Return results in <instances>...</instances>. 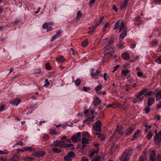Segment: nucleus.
<instances>
[{
  "instance_id": "27",
  "label": "nucleus",
  "mask_w": 161,
  "mask_h": 161,
  "mask_svg": "<svg viewBox=\"0 0 161 161\" xmlns=\"http://www.w3.org/2000/svg\"><path fill=\"white\" fill-rule=\"evenodd\" d=\"M56 60L58 62H63L65 60L64 58L62 56H60L56 58Z\"/></svg>"
},
{
  "instance_id": "60",
  "label": "nucleus",
  "mask_w": 161,
  "mask_h": 161,
  "mask_svg": "<svg viewBox=\"0 0 161 161\" xmlns=\"http://www.w3.org/2000/svg\"><path fill=\"white\" fill-rule=\"evenodd\" d=\"M83 90L84 92H87L90 90V88L89 87L84 86L83 87Z\"/></svg>"
},
{
  "instance_id": "20",
  "label": "nucleus",
  "mask_w": 161,
  "mask_h": 161,
  "mask_svg": "<svg viewBox=\"0 0 161 161\" xmlns=\"http://www.w3.org/2000/svg\"><path fill=\"white\" fill-rule=\"evenodd\" d=\"M61 33L62 32L61 31H58L56 32V34L53 37L51 40H54L56 39L59 36Z\"/></svg>"
},
{
  "instance_id": "53",
  "label": "nucleus",
  "mask_w": 161,
  "mask_h": 161,
  "mask_svg": "<svg viewBox=\"0 0 161 161\" xmlns=\"http://www.w3.org/2000/svg\"><path fill=\"white\" fill-rule=\"evenodd\" d=\"M146 113H148L150 111V108L149 107H147L144 109Z\"/></svg>"
},
{
  "instance_id": "56",
  "label": "nucleus",
  "mask_w": 161,
  "mask_h": 161,
  "mask_svg": "<svg viewBox=\"0 0 161 161\" xmlns=\"http://www.w3.org/2000/svg\"><path fill=\"white\" fill-rule=\"evenodd\" d=\"M117 47L119 49H122L124 48L125 46H124L122 44H119L117 45Z\"/></svg>"
},
{
  "instance_id": "61",
  "label": "nucleus",
  "mask_w": 161,
  "mask_h": 161,
  "mask_svg": "<svg viewBox=\"0 0 161 161\" xmlns=\"http://www.w3.org/2000/svg\"><path fill=\"white\" fill-rule=\"evenodd\" d=\"M81 161H89V160L86 157L84 156L81 158Z\"/></svg>"
},
{
  "instance_id": "52",
  "label": "nucleus",
  "mask_w": 161,
  "mask_h": 161,
  "mask_svg": "<svg viewBox=\"0 0 161 161\" xmlns=\"http://www.w3.org/2000/svg\"><path fill=\"white\" fill-rule=\"evenodd\" d=\"M156 62L158 64H161V56H160L156 59Z\"/></svg>"
},
{
  "instance_id": "55",
  "label": "nucleus",
  "mask_w": 161,
  "mask_h": 161,
  "mask_svg": "<svg viewBox=\"0 0 161 161\" xmlns=\"http://www.w3.org/2000/svg\"><path fill=\"white\" fill-rule=\"evenodd\" d=\"M104 79L107 80V79L108 78V76L107 75L106 73H105L103 75Z\"/></svg>"
},
{
  "instance_id": "18",
  "label": "nucleus",
  "mask_w": 161,
  "mask_h": 161,
  "mask_svg": "<svg viewBox=\"0 0 161 161\" xmlns=\"http://www.w3.org/2000/svg\"><path fill=\"white\" fill-rule=\"evenodd\" d=\"M128 2L127 1H124V2L120 5V7L121 9L123 10H125L127 7V5Z\"/></svg>"
},
{
  "instance_id": "36",
  "label": "nucleus",
  "mask_w": 161,
  "mask_h": 161,
  "mask_svg": "<svg viewBox=\"0 0 161 161\" xmlns=\"http://www.w3.org/2000/svg\"><path fill=\"white\" fill-rule=\"evenodd\" d=\"M53 152H54V153H60L61 150L60 149L56 148V147H54L53 148Z\"/></svg>"
},
{
  "instance_id": "3",
  "label": "nucleus",
  "mask_w": 161,
  "mask_h": 161,
  "mask_svg": "<svg viewBox=\"0 0 161 161\" xmlns=\"http://www.w3.org/2000/svg\"><path fill=\"white\" fill-rule=\"evenodd\" d=\"M125 28L126 27L123 20L120 19L116 22L114 29L115 30L117 29H119V32H120L123 30H125Z\"/></svg>"
},
{
  "instance_id": "13",
  "label": "nucleus",
  "mask_w": 161,
  "mask_h": 161,
  "mask_svg": "<svg viewBox=\"0 0 161 161\" xmlns=\"http://www.w3.org/2000/svg\"><path fill=\"white\" fill-rule=\"evenodd\" d=\"M20 102L21 99L20 98H17L11 100L10 102V103L13 105L17 106Z\"/></svg>"
},
{
  "instance_id": "33",
  "label": "nucleus",
  "mask_w": 161,
  "mask_h": 161,
  "mask_svg": "<svg viewBox=\"0 0 161 161\" xmlns=\"http://www.w3.org/2000/svg\"><path fill=\"white\" fill-rule=\"evenodd\" d=\"M140 56L139 55H136V56L133 58L132 59L130 60V62H134L137 61H138L139 59Z\"/></svg>"
},
{
  "instance_id": "17",
  "label": "nucleus",
  "mask_w": 161,
  "mask_h": 161,
  "mask_svg": "<svg viewBox=\"0 0 161 161\" xmlns=\"http://www.w3.org/2000/svg\"><path fill=\"white\" fill-rule=\"evenodd\" d=\"M101 103V100L97 97L94 98L93 100L92 104L95 106H97Z\"/></svg>"
},
{
  "instance_id": "28",
  "label": "nucleus",
  "mask_w": 161,
  "mask_h": 161,
  "mask_svg": "<svg viewBox=\"0 0 161 161\" xmlns=\"http://www.w3.org/2000/svg\"><path fill=\"white\" fill-rule=\"evenodd\" d=\"M134 130V129L131 127H129L126 131V135H129Z\"/></svg>"
},
{
  "instance_id": "45",
  "label": "nucleus",
  "mask_w": 161,
  "mask_h": 161,
  "mask_svg": "<svg viewBox=\"0 0 161 161\" xmlns=\"http://www.w3.org/2000/svg\"><path fill=\"white\" fill-rule=\"evenodd\" d=\"M46 68L47 69L49 70L51 69L50 64L49 63H47L46 64Z\"/></svg>"
},
{
  "instance_id": "46",
  "label": "nucleus",
  "mask_w": 161,
  "mask_h": 161,
  "mask_svg": "<svg viewBox=\"0 0 161 161\" xmlns=\"http://www.w3.org/2000/svg\"><path fill=\"white\" fill-rule=\"evenodd\" d=\"M88 43L87 41H83V42H81L82 46L84 47L87 45Z\"/></svg>"
},
{
  "instance_id": "21",
  "label": "nucleus",
  "mask_w": 161,
  "mask_h": 161,
  "mask_svg": "<svg viewBox=\"0 0 161 161\" xmlns=\"http://www.w3.org/2000/svg\"><path fill=\"white\" fill-rule=\"evenodd\" d=\"M147 156L146 153L144 152L139 157V161H145Z\"/></svg>"
},
{
  "instance_id": "23",
  "label": "nucleus",
  "mask_w": 161,
  "mask_h": 161,
  "mask_svg": "<svg viewBox=\"0 0 161 161\" xmlns=\"http://www.w3.org/2000/svg\"><path fill=\"white\" fill-rule=\"evenodd\" d=\"M63 147L66 148L67 149H72L74 148L73 146L71 143L66 144L65 146H64Z\"/></svg>"
},
{
  "instance_id": "49",
  "label": "nucleus",
  "mask_w": 161,
  "mask_h": 161,
  "mask_svg": "<svg viewBox=\"0 0 161 161\" xmlns=\"http://www.w3.org/2000/svg\"><path fill=\"white\" fill-rule=\"evenodd\" d=\"M98 137L100 139L102 140H105V138L104 137V136L103 135L101 134L100 133L98 134Z\"/></svg>"
},
{
  "instance_id": "59",
  "label": "nucleus",
  "mask_w": 161,
  "mask_h": 161,
  "mask_svg": "<svg viewBox=\"0 0 161 161\" xmlns=\"http://www.w3.org/2000/svg\"><path fill=\"white\" fill-rule=\"evenodd\" d=\"M101 158L100 157L97 156L96 158H95L92 161H100Z\"/></svg>"
},
{
  "instance_id": "47",
  "label": "nucleus",
  "mask_w": 161,
  "mask_h": 161,
  "mask_svg": "<svg viewBox=\"0 0 161 161\" xmlns=\"http://www.w3.org/2000/svg\"><path fill=\"white\" fill-rule=\"evenodd\" d=\"M49 84L50 82L48 81V80L47 79H46L45 80V84L44 86L47 87L49 85Z\"/></svg>"
},
{
  "instance_id": "43",
  "label": "nucleus",
  "mask_w": 161,
  "mask_h": 161,
  "mask_svg": "<svg viewBox=\"0 0 161 161\" xmlns=\"http://www.w3.org/2000/svg\"><path fill=\"white\" fill-rule=\"evenodd\" d=\"M8 153L6 150H4L3 151H1L0 150V154H8Z\"/></svg>"
},
{
  "instance_id": "14",
  "label": "nucleus",
  "mask_w": 161,
  "mask_h": 161,
  "mask_svg": "<svg viewBox=\"0 0 161 161\" xmlns=\"http://www.w3.org/2000/svg\"><path fill=\"white\" fill-rule=\"evenodd\" d=\"M121 57L123 59L125 60H128L130 58V56L129 53L126 52L122 54Z\"/></svg>"
},
{
  "instance_id": "22",
  "label": "nucleus",
  "mask_w": 161,
  "mask_h": 161,
  "mask_svg": "<svg viewBox=\"0 0 161 161\" xmlns=\"http://www.w3.org/2000/svg\"><path fill=\"white\" fill-rule=\"evenodd\" d=\"M154 99L153 97H150L149 98L147 102V104L148 106H150L152 105L154 103Z\"/></svg>"
},
{
  "instance_id": "4",
  "label": "nucleus",
  "mask_w": 161,
  "mask_h": 161,
  "mask_svg": "<svg viewBox=\"0 0 161 161\" xmlns=\"http://www.w3.org/2000/svg\"><path fill=\"white\" fill-rule=\"evenodd\" d=\"M123 128L121 126H117L114 134H113V136L115 138H118V137L116 136V134H118L120 135H122L123 133Z\"/></svg>"
},
{
  "instance_id": "24",
  "label": "nucleus",
  "mask_w": 161,
  "mask_h": 161,
  "mask_svg": "<svg viewBox=\"0 0 161 161\" xmlns=\"http://www.w3.org/2000/svg\"><path fill=\"white\" fill-rule=\"evenodd\" d=\"M19 157L16 155H13L10 158L11 161H19Z\"/></svg>"
},
{
  "instance_id": "5",
  "label": "nucleus",
  "mask_w": 161,
  "mask_h": 161,
  "mask_svg": "<svg viewBox=\"0 0 161 161\" xmlns=\"http://www.w3.org/2000/svg\"><path fill=\"white\" fill-rule=\"evenodd\" d=\"M130 154L129 150H126L120 158L121 161H127L130 158Z\"/></svg>"
},
{
  "instance_id": "48",
  "label": "nucleus",
  "mask_w": 161,
  "mask_h": 161,
  "mask_svg": "<svg viewBox=\"0 0 161 161\" xmlns=\"http://www.w3.org/2000/svg\"><path fill=\"white\" fill-rule=\"evenodd\" d=\"M109 26V24L108 23H107L105 25H104L103 26V30L104 31H106V29L108 28Z\"/></svg>"
},
{
  "instance_id": "25",
  "label": "nucleus",
  "mask_w": 161,
  "mask_h": 161,
  "mask_svg": "<svg viewBox=\"0 0 161 161\" xmlns=\"http://www.w3.org/2000/svg\"><path fill=\"white\" fill-rule=\"evenodd\" d=\"M156 99L157 100L161 99V90H159L156 94Z\"/></svg>"
},
{
  "instance_id": "10",
  "label": "nucleus",
  "mask_w": 161,
  "mask_h": 161,
  "mask_svg": "<svg viewBox=\"0 0 161 161\" xmlns=\"http://www.w3.org/2000/svg\"><path fill=\"white\" fill-rule=\"evenodd\" d=\"M94 129L96 131H101V122L100 121L95 123L94 125Z\"/></svg>"
},
{
  "instance_id": "6",
  "label": "nucleus",
  "mask_w": 161,
  "mask_h": 161,
  "mask_svg": "<svg viewBox=\"0 0 161 161\" xmlns=\"http://www.w3.org/2000/svg\"><path fill=\"white\" fill-rule=\"evenodd\" d=\"M64 143L63 141L56 140L54 141L53 144H51L52 146L58 147H62L64 145Z\"/></svg>"
},
{
  "instance_id": "15",
  "label": "nucleus",
  "mask_w": 161,
  "mask_h": 161,
  "mask_svg": "<svg viewBox=\"0 0 161 161\" xmlns=\"http://www.w3.org/2000/svg\"><path fill=\"white\" fill-rule=\"evenodd\" d=\"M150 158L151 161H155V153L154 151L153 150L151 152Z\"/></svg>"
},
{
  "instance_id": "2",
  "label": "nucleus",
  "mask_w": 161,
  "mask_h": 161,
  "mask_svg": "<svg viewBox=\"0 0 161 161\" xmlns=\"http://www.w3.org/2000/svg\"><path fill=\"white\" fill-rule=\"evenodd\" d=\"M147 89L146 88L143 89L139 94L137 95L136 97L139 99V101H142L143 99V98L141 96L144 94V96L146 97H148L151 96L153 94L152 91H148L147 92Z\"/></svg>"
},
{
  "instance_id": "40",
  "label": "nucleus",
  "mask_w": 161,
  "mask_h": 161,
  "mask_svg": "<svg viewBox=\"0 0 161 161\" xmlns=\"http://www.w3.org/2000/svg\"><path fill=\"white\" fill-rule=\"evenodd\" d=\"M82 137H86V138H88L90 137V135L88 132H84L82 134Z\"/></svg>"
},
{
  "instance_id": "41",
  "label": "nucleus",
  "mask_w": 161,
  "mask_h": 161,
  "mask_svg": "<svg viewBox=\"0 0 161 161\" xmlns=\"http://www.w3.org/2000/svg\"><path fill=\"white\" fill-rule=\"evenodd\" d=\"M104 19V17H102L99 20H98L96 24H97V25H99L100 24Z\"/></svg>"
},
{
  "instance_id": "7",
  "label": "nucleus",
  "mask_w": 161,
  "mask_h": 161,
  "mask_svg": "<svg viewBox=\"0 0 161 161\" xmlns=\"http://www.w3.org/2000/svg\"><path fill=\"white\" fill-rule=\"evenodd\" d=\"M154 142L157 144H158L161 142V131H160L158 133L155 134L154 137Z\"/></svg>"
},
{
  "instance_id": "11",
  "label": "nucleus",
  "mask_w": 161,
  "mask_h": 161,
  "mask_svg": "<svg viewBox=\"0 0 161 161\" xmlns=\"http://www.w3.org/2000/svg\"><path fill=\"white\" fill-rule=\"evenodd\" d=\"M53 24V23H45L42 25V28L44 29H47V31H49L52 30V28L50 26V24Z\"/></svg>"
},
{
  "instance_id": "12",
  "label": "nucleus",
  "mask_w": 161,
  "mask_h": 161,
  "mask_svg": "<svg viewBox=\"0 0 161 161\" xmlns=\"http://www.w3.org/2000/svg\"><path fill=\"white\" fill-rule=\"evenodd\" d=\"M102 88V86L101 85H99L98 86H97L95 88V90L96 93L99 95H101L102 93L104 94V92H102L100 91V90H101Z\"/></svg>"
},
{
  "instance_id": "62",
  "label": "nucleus",
  "mask_w": 161,
  "mask_h": 161,
  "mask_svg": "<svg viewBox=\"0 0 161 161\" xmlns=\"http://www.w3.org/2000/svg\"><path fill=\"white\" fill-rule=\"evenodd\" d=\"M137 75L139 77H142L143 75V73L140 72H137Z\"/></svg>"
},
{
  "instance_id": "42",
  "label": "nucleus",
  "mask_w": 161,
  "mask_h": 161,
  "mask_svg": "<svg viewBox=\"0 0 161 161\" xmlns=\"http://www.w3.org/2000/svg\"><path fill=\"white\" fill-rule=\"evenodd\" d=\"M64 159L65 161H71V158L67 155L64 156Z\"/></svg>"
},
{
  "instance_id": "30",
  "label": "nucleus",
  "mask_w": 161,
  "mask_h": 161,
  "mask_svg": "<svg viewBox=\"0 0 161 161\" xmlns=\"http://www.w3.org/2000/svg\"><path fill=\"white\" fill-rule=\"evenodd\" d=\"M89 142V139L88 138H86V137H82V144H88Z\"/></svg>"
},
{
  "instance_id": "29",
  "label": "nucleus",
  "mask_w": 161,
  "mask_h": 161,
  "mask_svg": "<svg viewBox=\"0 0 161 161\" xmlns=\"http://www.w3.org/2000/svg\"><path fill=\"white\" fill-rule=\"evenodd\" d=\"M82 14L80 11H78L77 13L76 17L75 18L76 20H77L82 17Z\"/></svg>"
},
{
  "instance_id": "58",
  "label": "nucleus",
  "mask_w": 161,
  "mask_h": 161,
  "mask_svg": "<svg viewBox=\"0 0 161 161\" xmlns=\"http://www.w3.org/2000/svg\"><path fill=\"white\" fill-rule=\"evenodd\" d=\"M49 136L48 135H45L44 136L43 139L45 140H47L49 139Z\"/></svg>"
},
{
  "instance_id": "63",
  "label": "nucleus",
  "mask_w": 161,
  "mask_h": 161,
  "mask_svg": "<svg viewBox=\"0 0 161 161\" xmlns=\"http://www.w3.org/2000/svg\"><path fill=\"white\" fill-rule=\"evenodd\" d=\"M157 161H161V155L159 154L157 158Z\"/></svg>"
},
{
  "instance_id": "26",
  "label": "nucleus",
  "mask_w": 161,
  "mask_h": 161,
  "mask_svg": "<svg viewBox=\"0 0 161 161\" xmlns=\"http://www.w3.org/2000/svg\"><path fill=\"white\" fill-rule=\"evenodd\" d=\"M143 22L140 19H135L134 24L136 25L137 26H138L140 24H142Z\"/></svg>"
},
{
  "instance_id": "64",
  "label": "nucleus",
  "mask_w": 161,
  "mask_h": 161,
  "mask_svg": "<svg viewBox=\"0 0 161 161\" xmlns=\"http://www.w3.org/2000/svg\"><path fill=\"white\" fill-rule=\"evenodd\" d=\"M160 118V116L159 115H157L155 117L154 119L157 120H159Z\"/></svg>"
},
{
  "instance_id": "8",
  "label": "nucleus",
  "mask_w": 161,
  "mask_h": 161,
  "mask_svg": "<svg viewBox=\"0 0 161 161\" xmlns=\"http://www.w3.org/2000/svg\"><path fill=\"white\" fill-rule=\"evenodd\" d=\"M81 137V134L80 132L77 133L73 136L71 138V140L74 143H75L77 142L79 139H80Z\"/></svg>"
},
{
  "instance_id": "39",
  "label": "nucleus",
  "mask_w": 161,
  "mask_h": 161,
  "mask_svg": "<svg viewBox=\"0 0 161 161\" xmlns=\"http://www.w3.org/2000/svg\"><path fill=\"white\" fill-rule=\"evenodd\" d=\"M68 156L70 157L71 158L72 157L74 156L75 155V153L73 152H70L67 155Z\"/></svg>"
},
{
  "instance_id": "35",
  "label": "nucleus",
  "mask_w": 161,
  "mask_h": 161,
  "mask_svg": "<svg viewBox=\"0 0 161 161\" xmlns=\"http://www.w3.org/2000/svg\"><path fill=\"white\" fill-rule=\"evenodd\" d=\"M24 149L26 151H28L29 152L33 151V149L31 147L26 146L24 147Z\"/></svg>"
},
{
  "instance_id": "32",
  "label": "nucleus",
  "mask_w": 161,
  "mask_h": 161,
  "mask_svg": "<svg viewBox=\"0 0 161 161\" xmlns=\"http://www.w3.org/2000/svg\"><path fill=\"white\" fill-rule=\"evenodd\" d=\"M129 73V71L127 69H123L121 70V74L124 76H126Z\"/></svg>"
},
{
  "instance_id": "37",
  "label": "nucleus",
  "mask_w": 161,
  "mask_h": 161,
  "mask_svg": "<svg viewBox=\"0 0 161 161\" xmlns=\"http://www.w3.org/2000/svg\"><path fill=\"white\" fill-rule=\"evenodd\" d=\"M75 85L77 86H79L81 83V80L79 79H78L74 81Z\"/></svg>"
},
{
  "instance_id": "54",
  "label": "nucleus",
  "mask_w": 161,
  "mask_h": 161,
  "mask_svg": "<svg viewBox=\"0 0 161 161\" xmlns=\"http://www.w3.org/2000/svg\"><path fill=\"white\" fill-rule=\"evenodd\" d=\"M119 66H120V65L119 64H118L115 66L114 67V70L113 71V72H114L116 70H117V69L119 68Z\"/></svg>"
},
{
  "instance_id": "16",
  "label": "nucleus",
  "mask_w": 161,
  "mask_h": 161,
  "mask_svg": "<svg viewBox=\"0 0 161 161\" xmlns=\"http://www.w3.org/2000/svg\"><path fill=\"white\" fill-rule=\"evenodd\" d=\"M98 151V149L97 148L95 150L92 151L89 155L90 157L91 158H93L94 156L97 155Z\"/></svg>"
},
{
  "instance_id": "51",
  "label": "nucleus",
  "mask_w": 161,
  "mask_h": 161,
  "mask_svg": "<svg viewBox=\"0 0 161 161\" xmlns=\"http://www.w3.org/2000/svg\"><path fill=\"white\" fill-rule=\"evenodd\" d=\"M152 136V134L151 131H149L148 133L147 136L148 139H151Z\"/></svg>"
},
{
  "instance_id": "57",
  "label": "nucleus",
  "mask_w": 161,
  "mask_h": 161,
  "mask_svg": "<svg viewBox=\"0 0 161 161\" xmlns=\"http://www.w3.org/2000/svg\"><path fill=\"white\" fill-rule=\"evenodd\" d=\"M89 30L88 31V32L89 33H92L94 30V29H93V28L92 27H90L89 28Z\"/></svg>"
},
{
  "instance_id": "34",
  "label": "nucleus",
  "mask_w": 161,
  "mask_h": 161,
  "mask_svg": "<svg viewBox=\"0 0 161 161\" xmlns=\"http://www.w3.org/2000/svg\"><path fill=\"white\" fill-rule=\"evenodd\" d=\"M99 72L98 71H97L96 72H93V70H92V71H91V75L92 77H93L94 76H97Z\"/></svg>"
},
{
  "instance_id": "1",
  "label": "nucleus",
  "mask_w": 161,
  "mask_h": 161,
  "mask_svg": "<svg viewBox=\"0 0 161 161\" xmlns=\"http://www.w3.org/2000/svg\"><path fill=\"white\" fill-rule=\"evenodd\" d=\"M113 43V41H106L103 45V50L104 51H108V53H106L103 58V61L106 58V56L109 55L111 56L115 52V49L111 47V44Z\"/></svg>"
},
{
  "instance_id": "19",
  "label": "nucleus",
  "mask_w": 161,
  "mask_h": 161,
  "mask_svg": "<svg viewBox=\"0 0 161 161\" xmlns=\"http://www.w3.org/2000/svg\"><path fill=\"white\" fill-rule=\"evenodd\" d=\"M127 36V31L125 30H123L119 35V38L121 39H123Z\"/></svg>"
},
{
  "instance_id": "50",
  "label": "nucleus",
  "mask_w": 161,
  "mask_h": 161,
  "mask_svg": "<svg viewBox=\"0 0 161 161\" xmlns=\"http://www.w3.org/2000/svg\"><path fill=\"white\" fill-rule=\"evenodd\" d=\"M0 161H9V160L8 159L5 158L1 157L0 158Z\"/></svg>"
},
{
  "instance_id": "38",
  "label": "nucleus",
  "mask_w": 161,
  "mask_h": 161,
  "mask_svg": "<svg viewBox=\"0 0 161 161\" xmlns=\"http://www.w3.org/2000/svg\"><path fill=\"white\" fill-rule=\"evenodd\" d=\"M140 130H136L135 133L134 134L133 136V139L132 140H133L135 138H136L138 135L139 133L140 132Z\"/></svg>"
},
{
  "instance_id": "9",
  "label": "nucleus",
  "mask_w": 161,
  "mask_h": 161,
  "mask_svg": "<svg viewBox=\"0 0 161 161\" xmlns=\"http://www.w3.org/2000/svg\"><path fill=\"white\" fill-rule=\"evenodd\" d=\"M45 154V152L43 151H37L34 152L33 155L34 156L37 158L42 157Z\"/></svg>"
},
{
  "instance_id": "44",
  "label": "nucleus",
  "mask_w": 161,
  "mask_h": 161,
  "mask_svg": "<svg viewBox=\"0 0 161 161\" xmlns=\"http://www.w3.org/2000/svg\"><path fill=\"white\" fill-rule=\"evenodd\" d=\"M8 153L6 150H4L3 151H1L0 150V154H8Z\"/></svg>"
},
{
  "instance_id": "31",
  "label": "nucleus",
  "mask_w": 161,
  "mask_h": 161,
  "mask_svg": "<svg viewBox=\"0 0 161 161\" xmlns=\"http://www.w3.org/2000/svg\"><path fill=\"white\" fill-rule=\"evenodd\" d=\"M25 161H32L34 160V158L31 157L26 156L24 158Z\"/></svg>"
}]
</instances>
